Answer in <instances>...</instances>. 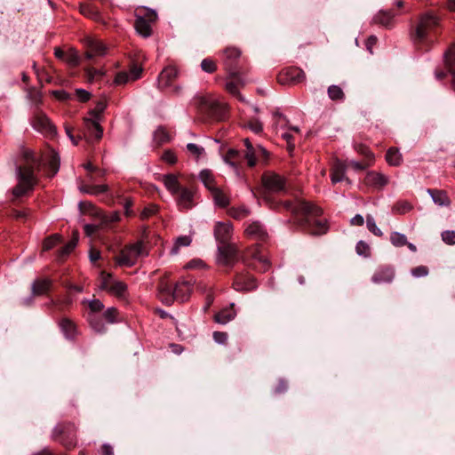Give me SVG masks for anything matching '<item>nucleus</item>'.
<instances>
[{
  "label": "nucleus",
  "mask_w": 455,
  "mask_h": 455,
  "mask_svg": "<svg viewBox=\"0 0 455 455\" xmlns=\"http://www.w3.org/2000/svg\"><path fill=\"white\" fill-rule=\"evenodd\" d=\"M284 207L290 210L298 218L299 225L308 234L321 235L328 231L327 220L318 219L323 210L311 202L297 199L294 202L287 201Z\"/></svg>",
  "instance_id": "obj_1"
},
{
  "label": "nucleus",
  "mask_w": 455,
  "mask_h": 455,
  "mask_svg": "<svg viewBox=\"0 0 455 455\" xmlns=\"http://www.w3.org/2000/svg\"><path fill=\"white\" fill-rule=\"evenodd\" d=\"M21 158L22 164L16 167L18 183L12 188V196L15 198L33 190L37 182L35 172L40 167L39 158L28 148L21 149Z\"/></svg>",
  "instance_id": "obj_2"
},
{
  "label": "nucleus",
  "mask_w": 455,
  "mask_h": 455,
  "mask_svg": "<svg viewBox=\"0 0 455 455\" xmlns=\"http://www.w3.org/2000/svg\"><path fill=\"white\" fill-rule=\"evenodd\" d=\"M439 25V18L433 12H426L419 16L410 28L409 36L414 45H421L427 41L431 30Z\"/></svg>",
  "instance_id": "obj_3"
},
{
  "label": "nucleus",
  "mask_w": 455,
  "mask_h": 455,
  "mask_svg": "<svg viewBox=\"0 0 455 455\" xmlns=\"http://www.w3.org/2000/svg\"><path fill=\"white\" fill-rule=\"evenodd\" d=\"M195 104L201 112L216 120H222L228 112L227 104L220 102L211 94L196 96Z\"/></svg>",
  "instance_id": "obj_4"
},
{
  "label": "nucleus",
  "mask_w": 455,
  "mask_h": 455,
  "mask_svg": "<svg viewBox=\"0 0 455 455\" xmlns=\"http://www.w3.org/2000/svg\"><path fill=\"white\" fill-rule=\"evenodd\" d=\"M148 254L145 244L143 242L139 241L124 246L119 255L115 257V261L120 267H130L134 266L140 257L147 256Z\"/></svg>",
  "instance_id": "obj_5"
},
{
  "label": "nucleus",
  "mask_w": 455,
  "mask_h": 455,
  "mask_svg": "<svg viewBox=\"0 0 455 455\" xmlns=\"http://www.w3.org/2000/svg\"><path fill=\"white\" fill-rule=\"evenodd\" d=\"M76 431L77 427L74 423H60L53 428L52 438L67 449H73L76 445Z\"/></svg>",
  "instance_id": "obj_6"
},
{
  "label": "nucleus",
  "mask_w": 455,
  "mask_h": 455,
  "mask_svg": "<svg viewBox=\"0 0 455 455\" xmlns=\"http://www.w3.org/2000/svg\"><path fill=\"white\" fill-rule=\"evenodd\" d=\"M101 120L84 117L83 137L88 143L99 142L103 136Z\"/></svg>",
  "instance_id": "obj_7"
},
{
  "label": "nucleus",
  "mask_w": 455,
  "mask_h": 455,
  "mask_svg": "<svg viewBox=\"0 0 455 455\" xmlns=\"http://www.w3.org/2000/svg\"><path fill=\"white\" fill-rule=\"evenodd\" d=\"M31 124L35 130L44 135L54 136L57 133L56 127L49 117L39 109L35 111L31 119Z\"/></svg>",
  "instance_id": "obj_8"
},
{
  "label": "nucleus",
  "mask_w": 455,
  "mask_h": 455,
  "mask_svg": "<svg viewBox=\"0 0 455 455\" xmlns=\"http://www.w3.org/2000/svg\"><path fill=\"white\" fill-rule=\"evenodd\" d=\"M156 296L167 306L172 305L175 300L174 287L169 280L168 275H164L159 279L156 288Z\"/></svg>",
  "instance_id": "obj_9"
},
{
  "label": "nucleus",
  "mask_w": 455,
  "mask_h": 455,
  "mask_svg": "<svg viewBox=\"0 0 455 455\" xmlns=\"http://www.w3.org/2000/svg\"><path fill=\"white\" fill-rule=\"evenodd\" d=\"M264 188L271 193H280L286 190V180L275 172H266L262 175Z\"/></svg>",
  "instance_id": "obj_10"
},
{
  "label": "nucleus",
  "mask_w": 455,
  "mask_h": 455,
  "mask_svg": "<svg viewBox=\"0 0 455 455\" xmlns=\"http://www.w3.org/2000/svg\"><path fill=\"white\" fill-rule=\"evenodd\" d=\"M237 249L234 243H221L218 247L217 261L220 265H232L236 260Z\"/></svg>",
  "instance_id": "obj_11"
},
{
  "label": "nucleus",
  "mask_w": 455,
  "mask_h": 455,
  "mask_svg": "<svg viewBox=\"0 0 455 455\" xmlns=\"http://www.w3.org/2000/svg\"><path fill=\"white\" fill-rule=\"evenodd\" d=\"M248 257H251L254 260V262L252 263L253 267L256 268L258 271L266 272L269 269V260L265 255L262 254V252L259 250V244H256L255 246H252L247 250L243 260H246Z\"/></svg>",
  "instance_id": "obj_12"
},
{
  "label": "nucleus",
  "mask_w": 455,
  "mask_h": 455,
  "mask_svg": "<svg viewBox=\"0 0 455 455\" xmlns=\"http://www.w3.org/2000/svg\"><path fill=\"white\" fill-rule=\"evenodd\" d=\"M246 237L259 242H266L268 233L265 226L259 221H252L244 229Z\"/></svg>",
  "instance_id": "obj_13"
},
{
  "label": "nucleus",
  "mask_w": 455,
  "mask_h": 455,
  "mask_svg": "<svg viewBox=\"0 0 455 455\" xmlns=\"http://www.w3.org/2000/svg\"><path fill=\"white\" fill-rule=\"evenodd\" d=\"M213 233L220 244L228 243L233 235V225L230 221H218L214 226Z\"/></svg>",
  "instance_id": "obj_14"
},
{
  "label": "nucleus",
  "mask_w": 455,
  "mask_h": 455,
  "mask_svg": "<svg viewBox=\"0 0 455 455\" xmlns=\"http://www.w3.org/2000/svg\"><path fill=\"white\" fill-rule=\"evenodd\" d=\"M143 68L140 65L132 64L128 71H121L115 77L116 84H125L133 82L141 76Z\"/></svg>",
  "instance_id": "obj_15"
},
{
  "label": "nucleus",
  "mask_w": 455,
  "mask_h": 455,
  "mask_svg": "<svg viewBox=\"0 0 455 455\" xmlns=\"http://www.w3.org/2000/svg\"><path fill=\"white\" fill-rule=\"evenodd\" d=\"M306 79L304 71L299 68H288L283 70L278 76V81L280 84L292 83L299 84Z\"/></svg>",
  "instance_id": "obj_16"
},
{
  "label": "nucleus",
  "mask_w": 455,
  "mask_h": 455,
  "mask_svg": "<svg viewBox=\"0 0 455 455\" xmlns=\"http://www.w3.org/2000/svg\"><path fill=\"white\" fill-rule=\"evenodd\" d=\"M240 49L236 47H227L223 51L225 68L230 75H235L236 72V63L241 56Z\"/></svg>",
  "instance_id": "obj_17"
},
{
  "label": "nucleus",
  "mask_w": 455,
  "mask_h": 455,
  "mask_svg": "<svg viewBox=\"0 0 455 455\" xmlns=\"http://www.w3.org/2000/svg\"><path fill=\"white\" fill-rule=\"evenodd\" d=\"M147 18L138 17L135 21V28L137 32L144 37H148L151 35L152 29L149 24L150 21H155L157 18V14L155 11L148 12Z\"/></svg>",
  "instance_id": "obj_18"
},
{
  "label": "nucleus",
  "mask_w": 455,
  "mask_h": 455,
  "mask_svg": "<svg viewBox=\"0 0 455 455\" xmlns=\"http://www.w3.org/2000/svg\"><path fill=\"white\" fill-rule=\"evenodd\" d=\"M178 74L179 71L175 66L170 65L164 68L158 76V87L160 89H166L172 86L178 77Z\"/></svg>",
  "instance_id": "obj_19"
},
{
  "label": "nucleus",
  "mask_w": 455,
  "mask_h": 455,
  "mask_svg": "<svg viewBox=\"0 0 455 455\" xmlns=\"http://www.w3.org/2000/svg\"><path fill=\"white\" fill-rule=\"evenodd\" d=\"M395 278V269L391 266H379L374 272L371 281L377 284L390 283Z\"/></svg>",
  "instance_id": "obj_20"
},
{
  "label": "nucleus",
  "mask_w": 455,
  "mask_h": 455,
  "mask_svg": "<svg viewBox=\"0 0 455 455\" xmlns=\"http://www.w3.org/2000/svg\"><path fill=\"white\" fill-rule=\"evenodd\" d=\"M388 180V177L380 172H369L364 178V184L374 189H382Z\"/></svg>",
  "instance_id": "obj_21"
},
{
  "label": "nucleus",
  "mask_w": 455,
  "mask_h": 455,
  "mask_svg": "<svg viewBox=\"0 0 455 455\" xmlns=\"http://www.w3.org/2000/svg\"><path fill=\"white\" fill-rule=\"evenodd\" d=\"M85 44L88 48V50L85 53V57L87 59H92L95 56H101L106 53V51H107L106 46L103 44L102 42H100L95 38H92V37L86 38Z\"/></svg>",
  "instance_id": "obj_22"
},
{
  "label": "nucleus",
  "mask_w": 455,
  "mask_h": 455,
  "mask_svg": "<svg viewBox=\"0 0 455 455\" xmlns=\"http://www.w3.org/2000/svg\"><path fill=\"white\" fill-rule=\"evenodd\" d=\"M177 195L176 202L180 209L189 210L194 204V193L187 188H182Z\"/></svg>",
  "instance_id": "obj_23"
},
{
  "label": "nucleus",
  "mask_w": 455,
  "mask_h": 455,
  "mask_svg": "<svg viewBox=\"0 0 455 455\" xmlns=\"http://www.w3.org/2000/svg\"><path fill=\"white\" fill-rule=\"evenodd\" d=\"M236 291H252L257 287L256 280L250 275H239L234 281Z\"/></svg>",
  "instance_id": "obj_24"
},
{
  "label": "nucleus",
  "mask_w": 455,
  "mask_h": 455,
  "mask_svg": "<svg viewBox=\"0 0 455 455\" xmlns=\"http://www.w3.org/2000/svg\"><path fill=\"white\" fill-rule=\"evenodd\" d=\"M230 76L232 80L227 82L226 90L230 94L237 97L240 101H244V98L239 92V89L244 85L243 80L237 76V72H235V75H230Z\"/></svg>",
  "instance_id": "obj_25"
},
{
  "label": "nucleus",
  "mask_w": 455,
  "mask_h": 455,
  "mask_svg": "<svg viewBox=\"0 0 455 455\" xmlns=\"http://www.w3.org/2000/svg\"><path fill=\"white\" fill-rule=\"evenodd\" d=\"M192 291V283L189 281H180L174 286L175 300L185 301L190 296Z\"/></svg>",
  "instance_id": "obj_26"
},
{
  "label": "nucleus",
  "mask_w": 455,
  "mask_h": 455,
  "mask_svg": "<svg viewBox=\"0 0 455 455\" xmlns=\"http://www.w3.org/2000/svg\"><path fill=\"white\" fill-rule=\"evenodd\" d=\"M210 193L216 206L227 208L230 204L229 196L222 188L218 186Z\"/></svg>",
  "instance_id": "obj_27"
},
{
  "label": "nucleus",
  "mask_w": 455,
  "mask_h": 455,
  "mask_svg": "<svg viewBox=\"0 0 455 455\" xmlns=\"http://www.w3.org/2000/svg\"><path fill=\"white\" fill-rule=\"evenodd\" d=\"M244 146L246 147V152L244 155L245 159L247 160L248 165L250 167H253L256 164V153L257 150L261 152L263 155L267 154V151L264 148L259 146L255 148L251 143L249 139L243 140Z\"/></svg>",
  "instance_id": "obj_28"
},
{
  "label": "nucleus",
  "mask_w": 455,
  "mask_h": 455,
  "mask_svg": "<svg viewBox=\"0 0 455 455\" xmlns=\"http://www.w3.org/2000/svg\"><path fill=\"white\" fill-rule=\"evenodd\" d=\"M52 280L49 278L36 279L32 283V294L41 296L46 294L52 288Z\"/></svg>",
  "instance_id": "obj_29"
},
{
  "label": "nucleus",
  "mask_w": 455,
  "mask_h": 455,
  "mask_svg": "<svg viewBox=\"0 0 455 455\" xmlns=\"http://www.w3.org/2000/svg\"><path fill=\"white\" fill-rule=\"evenodd\" d=\"M427 191L438 206L448 207L451 205V200L444 190L428 188Z\"/></svg>",
  "instance_id": "obj_30"
},
{
  "label": "nucleus",
  "mask_w": 455,
  "mask_h": 455,
  "mask_svg": "<svg viewBox=\"0 0 455 455\" xmlns=\"http://www.w3.org/2000/svg\"><path fill=\"white\" fill-rule=\"evenodd\" d=\"M346 174V166L343 163L337 161L334 163L331 168V180L333 184L340 182L344 180L349 181L347 178L345 176Z\"/></svg>",
  "instance_id": "obj_31"
},
{
  "label": "nucleus",
  "mask_w": 455,
  "mask_h": 455,
  "mask_svg": "<svg viewBox=\"0 0 455 455\" xmlns=\"http://www.w3.org/2000/svg\"><path fill=\"white\" fill-rule=\"evenodd\" d=\"M445 64L452 75L451 86L455 92V43L450 47V49L444 54Z\"/></svg>",
  "instance_id": "obj_32"
},
{
  "label": "nucleus",
  "mask_w": 455,
  "mask_h": 455,
  "mask_svg": "<svg viewBox=\"0 0 455 455\" xmlns=\"http://www.w3.org/2000/svg\"><path fill=\"white\" fill-rule=\"evenodd\" d=\"M59 325L66 338L75 339L77 335L76 324L72 320L68 318H62L60 321Z\"/></svg>",
  "instance_id": "obj_33"
},
{
  "label": "nucleus",
  "mask_w": 455,
  "mask_h": 455,
  "mask_svg": "<svg viewBox=\"0 0 455 455\" xmlns=\"http://www.w3.org/2000/svg\"><path fill=\"white\" fill-rule=\"evenodd\" d=\"M111 295L116 297L119 299L126 300L128 296V289L126 283L122 281L116 280L113 285L108 291Z\"/></svg>",
  "instance_id": "obj_34"
},
{
  "label": "nucleus",
  "mask_w": 455,
  "mask_h": 455,
  "mask_svg": "<svg viewBox=\"0 0 455 455\" xmlns=\"http://www.w3.org/2000/svg\"><path fill=\"white\" fill-rule=\"evenodd\" d=\"M199 180L209 192L218 187L215 177L209 169H204L200 172Z\"/></svg>",
  "instance_id": "obj_35"
},
{
  "label": "nucleus",
  "mask_w": 455,
  "mask_h": 455,
  "mask_svg": "<svg viewBox=\"0 0 455 455\" xmlns=\"http://www.w3.org/2000/svg\"><path fill=\"white\" fill-rule=\"evenodd\" d=\"M163 182L172 195H176L182 188L175 174H166L163 177Z\"/></svg>",
  "instance_id": "obj_36"
},
{
  "label": "nucleus",
  "mask_w": 455,
  "mask_h": 455,
  "mask_svg": "<svg viewBox=\"0 0 455 455\" xmlns=\"http://www.w3.org/2000/svg\"><path fill=\"white\" fill-rule=\"evenodd\" d=\"M235 316V311L234 309V303H232L228 307H226L217 313L214 316V319L217 323L221 324H226Z\"/></svg>",
  "instance_id": "obj_37"
},
{
  "label": "nucleus",
  "mask_w": 455,
  "mask_h": 455,
  "mask_svg": "<svg viewBox=\"0 0 455 455\" xmlns=\"http://www.w3.org/2000/svg\"><path fill=\"white\" fill-rule=\"evenodd\" d=\"M87 319L90 326L95 332L103 333L106 331L107 328L101 316L95 314H89Z\"/></svg>",
  "instance_id": "obj_38"
},
{
  "label": "nucleus",
  "mask_w": 455,
  "mask_h": 455,
  "mask_svg": "<svg viewBox=\"0 0 455 455\" xmlns=\"http://www.w3.org/2000/svg\"><path fill=\"white\" fill-rule=\"evenodd\" d=\"M79 12L84 16L90 18L93 20L99 21L100 20V14L97 8L89 4H80Z\"/></svg>",
  "instance_id": "obj_39"
},
{
  "label": "nucleus",
  "mask_w": 455,
  "mask_h": 455,
  "mask_svg": "<svg viewBox=\"0 0 455 455\" xmlns=\"http://www.w3.org/2000/svg\"><path fill=\"white\" fill-rule=\"evenodd\" d=\"M224 161L237 171L241 161V154L238 150L230 148L224 156Z\"/></svg>",
  "instance_id": "obj_40"
},
{
  "label": "nucleus",
  "mask_w": 455,
  "mask_h": 455,
  "mask_svg": "<svg viewBox=\"0 0 455 455\" xmlns=\"http://www.w3.org/2000/svg\"><path fill=\"white\" fill-rule=\"evenodd\" d=\"M386 160L389 165L398 166L401 164L402 154L395 148H390L386 154Z\"/></svg>",
  "instance_id": "obj_41"
},
{
  "label": "nucleus",
  "mask_w": 455,
  "mask_h": 455,
  "mask_svg": "<svg viewBox=\"0 0 455 455\" xmlns=\"http://www.w3.org/2000/svg\"><path fill=\"white\" fill-rule=\"evenodd\" d=\"M186 148L189 156H192L196 161H199L203 156H205L204 148L197 144L188 143L187 144Z\"/></svg>",
  "instance_id": "obj_42"
},
{
  "label": "nucleus",
  "mask_w": 455,
  "mask_h": 455,
  "mask_svg": "<svg viewBox=\"0 0 455 455\" xmlns=\"http://www.w3.org/2000/svg\"><path fill=\"white\" fill-rule=\"evenodd\" d=\"M78 242V235L74 234L72 239L67 243L60 251L58 254L59 259H62L66 256H68L76 246Z\"/></svg>",
  "instance_id": "obj_43"
},
{
  "label": "nucleus",
  "mask_w": 455,
  "mask_h": 455,
  "mask_svg": "<svg viewBox=\"0 0 455 455\" xmlns=\"http://www.w3.org/2000/svg\"><path fill=\"white\" fill-rule=\"evenodd\" d=\"M107 108L105 100H100L97 102L95 108L89 111L86 117L102 120V114Z\"/></svg>",
  "instance_id": "obj_44"
},
{
  "label": "nucleus",
  "mask_w": 455,
  "mask_h": 455,
  "mask_svg": "<svg viewBox=\"0 0 455 455\" xmlns=\"http://www.w3.org/2000/svg\"><path fill=\"white\" fill-rule=\"evenodd\" d=\"M116 280L110 273L102 271L100 275V289L108 291Z\"/></svg>",
  "instance_id": "obj_45"
},
{
  "label": "nucleus",
  "mask_w": 455,
  "mask_h": 455,
  "mask_svg": "<svg viewBox=\"0 0 455 455\" xmlns=\"http://www.w3.org/2000/svg\"><path fill=\"white\" fill-rule=\"evenodd\" d=\"M412 209V204L405 200L397 201L393 208L392 212L395 214H405Z\"/></svg>",
  "instance_id": "obj_46"
},
{
  "label": "nucleus",
  "mask_w": 455,
  "mask_h": 455,
  "mask_svg": "<svg viewBox=\"0 0 455 455\" xmlns=\"http://www.w3.org/2000/svg\"><path fill=\"white\" fill-rule=\"evenodd\" d=\"M60 156L56 153H52L50 156V159L48 161V169L49 172L48 175L52 177L54 176L60 169Z\"/></svg>",
  "instance_id": "obj_47"
},
{
  "label": "nucleus",
  "mask_w": 455,
  "mask_h": 455,
  "mask_svg": "<svg viewBox=\"0 0 455 455\" xmlns=\"http://www.w3.org/2000/svg\"><path fill=\"white\" fill-rule=\"evenodd\" d=\"M108 189V187L107 185L84 186L80 188L82 192L94 196L105 193Z\"/></svg>",
  "instance_id": "obj_48"
},
{
  "label": "nucleus",
  "mask_w": 455,
  "mask_h": 455,
  "mask_svg": "<svg viewBox=\"0 0 455 455\" xmlns=\"http://www.w3.org/2000/svg\"><path fill=\"white\" fill-rule=\"evenodd\" d=\"M328 96L331 100H343L345 93L339 85H331L327 90Z\"/></svg>",
  "instance_id": "obj_49"
},
{
  "label": "nucleus",
  "mask_w": 455,
  "mask_h": 455,
  "mask_svg": "<svg viewBox=\"0 0 455 455\" xmlns=\"http://www.w3.org/2000/svg\"><path fill=\"white\" fill-rule=\"evenodd\" d=\"M97 216L100 218L101 225L116 222L120 220V214L118 212H112L109 214H105L101 212H97Z\"/></svg>",
  "instance_id": "obj_50"
},
{
  "label": "nucleus",
  "mask_w": 455,
  "mask_h": 455,
  "mask_svg": "<svg viewBox=\"0 0 455 455\" xmlns=\"http://www.w3.org/2000/svg\"><path fill=\"white\" fill-rule=\"evenodd\" d=\"M394 18V14L390 12H379L375 17L374 21L383 26H389Z\"/></svg>",
  "instance_id": "obj_51"
},
{
  "label": "nucleus",
  "mask_w": 455,
  "mask_h": 455,
  "mask_svg": "<svg viewBox=\"0 0 455 455\" xmlns=\"http://www.w3.org/2000/svg\"><path fill=\"white\" fill-rule=\"evenodd\" d=\"M229 215L235 220H243L249 216L251 213L250 210L245 206H241L237 208H231L228 211Z\"/></svg>",
  "instance_id": "obj_52"
},
{
  "label": "nucleus",
  "mask_w": 455,
  "mask_h": 455,
  "mask_svg": "<svg viewBox=\"0 0 455 455\" xmlns=\"http://www.w3.org/2000/svg\"><path fill=\"white\" fill-rule=\"evenodd\" d=\"M61 242V236L58 234L52 235L44 239L43 243V251H50Z\"/></svg>",
  "instance_id": "obj_53"
},
{
  "label": "nucleus",
  "mask_w": 455,
  "mask_h": 455,
  "mask_svg": "<svg viewBox=\"0 0 455 455\" xmlns=\"http://www.w3.org/2000/svg\"><path fill=\"white\" fill-rule=\"evenodd\" d=\"M390 242L395 247H402L407 244V237L399 232H392L390 234Z\"/></svg>",
  "instance_id": "obj_54"
},
{
  "label": "nucleus",
  "mask_w": 455,
  "mask_h": 455,
  "mask_svg": "<svg viewBox=\"0 0 455 455\" xmlns=\"http://www.w3.org/2000/svg\"><path fill=\"white\" fill-rule=\"evenodd\" d=\"M83 303H87L88 307L90 308L89 314H95L98 315V313L101 312L104 308V304L97 299H92V300H84Z\"/></svg>",
  "instance_id": "obj_55"
},
{
  "label": "nucleus",
  "mask_w": 455,
  "mask_h": 455,
  "mask_svg": "<svg viewBox=\"0 0 455 455\" xmlns=\"http://www.w3.org/2000/svg\"><path fill=\"white\" fill-rule=\"evenodd\" d=\"M158 212V206L155 204H150L144 207L140 212V219L145 220L156 215Z\"/></svg>",
  "instance_id": "obj_56"
},
{
  "label": "nucleus",
  "mask_w": 455,
  "mask_h": 455,
  "mask_svg": "<svg viewBox=\"0 0 455 455\" xmlns=\"http://www.w3.org/2000/svg\"><path fill=\"white\" fill-rule=\"evenodd\" d=\"M154 138H155V140L159 144L165 143V142L169 141V140H170V136H169L167 131L165 130V128H164V127H158L156 130V132L154 133Z\"/></svg>",
  "instance_id": "obj_57"
},
{
  "label": "nucleus",
  "mask_w": 455,
  "mask_h": 455,
  "mask_svg": "<svg viewBox=\"0 0 455 455\" xmlns=\"http://www.w3.org/2000/svg\"><path fill=\"white\" fill-rule=\"evenodd\" d=\"M192 242V239L190 236L183 235L180 236L176 239L175 244L173 248L172 249V253H177L179 249L183 246H188Z\"/></svg>",
  "instance_id": "obj_58"
},
{
  "label": "nucleus",
  "mask_w": 455,
  "mask_h": 455,
  "mask_svg": "<svg viewBox=\"0 0 455 455\" xmlns=\"http://www.w3.org/2000/svg\"><path fill=\"white\" fill-rule=\"evenodd\" d=\"M202 69L206 73H213L217 70V65L215 61L212 59L206 58L204 59L201 62Z\"/></svg>",
  "instance_id": "obj_59"
},
{
  "label": "nucleus",
  "mask_w": 455,
  "mask_h": 455,
  "mask_svg": "<svg viewBox=\"0 0 455 455\" xmlns=\"http://www.w3.org/2000/svg\"><path fill=\"white\" fill-rule=\"evenodd\" d=\"M355 251L358 255L363 257H369L371 255V249L367 243L359 241L355 246Z\"/></svg>",
  "instance_id": "obj_60"
},
{
  "label": "nucleus",
  "mask_w": 455,
  "mask_h": 455,
  "mask_svg": "<svg viewBox=\"0 0 455 455\" xmlns=\"http://www.w3.org/2000/svg\"><path fill=\"white\" fill-rule=\"evenodd\" d=\"M65 61L71 67H76L79 64V56L75 50H70L65 56Z\"/></svg>",
  "instance_id": "obj_61"
},
{
  "label": "nucleus",
  "mask_w": 455,
  "mask_h": 455,
  "mask_svg": "<svg viewBox=\"0 0 455 455\" xmlns=\"http://www.w3.org/2000/svg\"><path fill=\"white\" fill-rule=\"evenodd\" d=\"M366 224H367L368 229L372 234H374L377 236H382V235H383L382 231L377 227L376 222L371 216H370V215L367 216Z\"/></svg>",
  "instance_id": "obj_62"
},
{
  "label": "nucleus",
  "mask_w": 455,
  "mask_h": 455,
  "mask_svg": "<svg viewBox=\"0 0 455 455\" xmlns=\"http://www.w3.org/2000/svg\"><path fill=\"white\" fill-rule=\"evenodd\" d=\"M107 323H114L116 320V316H117V310L116 307H108L104 313H103V315H102Z\"/></svg>",
  "instance_id": "obj_63"
},
{
  "label": "nucleus",
  "mask_w": 455,
  "mask_h": 455,
  "mask_svg": "<svg viewBox=\"0 0 455 455\" xmlns=\"http://www.w3.org/2000/svg\"><path fill=\"white\" fill-rule=\"evenodd\" d=\"M442 239L445 243H447L449 245L455 244V231H453V230L443 231L442 233Z\"/></svg>",
  "instance_id": "obj_64"
}]
</instances>
